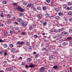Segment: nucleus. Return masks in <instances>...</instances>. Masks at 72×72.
<instances>
[{
  "mask_svg": "<svg viewBox=\"0 0 72 72\" xmlns=\"http://www.w3.org/2000/svg\"><path fill=\"white\" fill-rule=\"evenodd\" d=\"M45 15L46 17H48L49 16V14H46Z\"/></svg>",
  "mask_w": 72,
  "mask_h": 72,
  "instance_id": "33",
  "label": "nucleus"
},
{
  "mask_svg": "<svg viewBox=\"0 0 72 72\" xmlns=\"http://www.w3.org/2000/svg\"><path fill=\"white\" fill-rule=\"evenodd\" d=\"M70 10H72V6H71V7H70Z\"/></svg>",
  "mask_w": 72,
  "mask_h": 72,
  "instance_id": "64",
  "label": "nucleus"
},
{
  "mask_svg": "<svg viewBox=\"0 0 72 72\" xmlns=\"http://www.w3.org/2000/svg\"><path fill=\"white\" fill-rule=\"evenodd\" d=\"M40 23H43V20H40Z\"/></svg>",
  "mask_w": 72,
  "mask_h": 72,
  "instance_id": "63",
  "label": "nucleus"
},
{
  "mask_svg": "<svg viewBox=\"0 0 72 72\" xmlns=\"http://www.w3.org/2000/svg\"><path fill=\"white\" fill-rule=\"evenodd\" d=\"M17 21L18 22H20L21 21H22V19L19 18H18L17 19Z\"/></svg>",
  "mask_w": 72,
  "mask_h": 72,
  "instance_id": "9",
  "label": "nucleus"
},
{
  "mask_svg": "<svg viewBox=\"0 0 72 72\" xmlns=\"http://www.w3.org/2000/svg\"><path fill=\"white\" fill-rule=\"evenodd\" d=\"M8 69L9 71H12V70H13V68L12 67H10Z\"/></svg>",
  "mask_w": 72,
  "mask_h": 72,
  "instance_id": "16",
  "label": "nucleus"
},
{
  "mask_svg": "<svg viewBox=\"0 0 72 72\" xmlns=\"http://www.w3.org/2000/svg\"><path fill=\"white\" fill-rule=\"evenodd\" d=\"M64 21H65L66 22L67 21H68V19H64Z\"/></svg>",
  "mask_w": 72,
  "mask_h": 72,
  "instance_id": "62",
  "label": "nucleus"
},
{
  "mask_svg": "<svg viewBox=\"0 0 72 72\" xmlns=\"http://www.w3.org/2000/svg\"><path fill=\"white\" fill-rule=\"evenodd\" d=\"M30 42H27L26 43V45H27V46H30Z\"/></svg>",
  "mask_w": 72,
  "mask_h": 72,
  "instance_id": "21",
  "label": "nucleus"
},
{
  "mask_svg": "<svg viewBox=\"0 0 72 72\" xmlns=\"http://www.w3.org/2000/svg\"><path fill=\"white\" fill-rule=\"evenodd\" d=\"M0 16L1 17H4V15L3 14H1L0 15Z\"/></svg>",
  "mask_w": 72,
  "mask_h": 72,
  "instance_id": "40",
  "label": "nucleus"
},
{
  "mask_svg": "<svg viewBox=\"0 0 72 72\" xmlns=\"http://www.w3.org/2000/svg\"><path fill=\"white\" fill-rule=\"evenodd\" d=\"M8 48V49L11 50V51L12 53H14V52H16L17 51L16 49L17 47H14L13 44H10Z\"/></svg>",
  "mask_w": 72,
  "mask_h": 72,
  "instance_id": "1",
  "label": "nucleus"
},
{
  "mask_svg": "<svg viewBox=\"0 0 72 72\" xmlns=\"http://www.w3.org/2000/svg\"><path fill=\"white\" fill-rule=\"evenodd\" d=\"M68 5H72V3L71 2H68Z\"/></svg>",
  "mask_w": 72,
  "mask_h": 72,
  "instance_id": "39",
  "label": "nucleus"
},
{
  "mask_svg": "<svg viewBox=\"0 0 72 72\" xmlns=\"http://www.w3.org/2000/svg\"><path fill=\"white\" fill-rule=\"evenodd\" d=\"M0 25L1 26H2V27H4V23H1L0 24Z\"/></svg>",
  "mask_w": 72,
  "mask_h": 72,
  "instance_id": "49",
  "label": "nucleus"
},
{
  "mask_svg": "<svg viewBox=\"0 0 72 72\" xmlns=\"http://www.w3.org/2000/svg\"><path fill=\"white\" fill-rule=\"evenodd\" d=\"M13 32H13V31L11 30V31H10V33L11 34H12L13 33Z\"/></svg>",
  "mask_w": 72,
  "mask_h": 72,
  "instance_id": "50",
  "label": "nucleus"
},
{
  "mask_svg": "<svg viewBox=\"0 0 72 72\" xmlns=\"http://www.w3.org/2000/svg\"><path fill=\"white\" fill-rule=\"evenodd\" d=\"M45 70V68L44 67H42L39 69V72H43Z\"/></svg>",
  "mask_w": 72,
  "mask_h": 72,
  "instance_id": "4",
  "label": "nucleus"
},
{
  "mask_svg": "<svg viewBox=\"0 0 72 72\" xmlns=\"http://www.w3.org/2000/svg\"><path fill=\"white\" fill-rule=\"evenodd\" d=\"M47 24V23L46 22H45L43 23L44 26H46Z\"/></svg>",
  "mask_w": 72,
  "mask_h": 72,
  "instance_id": "42",
  "label": "nucleus"
},
{
  "mask_svg": "<svg viewBox=\"0 0 72 72\" xmlns=\"http://www.w3.org/2000/svg\"><path fill=\"white\" fill-rule=\"evenodd\" d=\"M11 16V15L10 14H8L7 15V18H10V17Z\"/></svg>",
  "mask_w": 72,
  "mask_h": 72,
  "instance_id": "28",
  "label": "nucleus"
},
{
  "mask_svg": "<svg viewBox=\"0 0 72 72\" xmlns=\"http://www.w3.org/2000/svg\"><path fill=\"white\" fill-rule=\"evenodd\" d=\"M4 64H7V61H4L3 62Z\"/></svg>",
  "mask_w": 72,
  "mask_h": 72,
  "instance_id": "45",
  "label": "nucleus"
},
{
  "mask_svg": "<svg viewBox=\"0 0 72 72\" xmlns=\"http://www.w3.org/2000/svg\"><path fill=\"white\" fill-rule=\"evenodd\" d=\"M62 29H63L62 28L58 30V31L59 32H61V31H62L63 30V29L62 30Z\"/></svg>",
  "mask_w": 72,
  "mask_h": 72,
  "instance_id": "34",
  "label": "nucleus"
},
{
  "mask_svg": "<svg viewBox=\"0 0 72 72\" xmlns=\"http://www.w3.org/2000/svg\"><path fill=\"white\" fill-rule=\"evenodd\" d=\"M55 18L57 20H59L60 19V17L58 16H55Z\"/></svg>",
  "mask_w": 72,
  "mask_h": 72,
  "instance_id": "12",
  "label": "nucleus"
},
{
  "mask_svg": "<svg viewBox=\"0 0 72 72\" xmlns=\"http://www.w3.org/2000/svg\"><path fill=\"white\" fill-rule=\"evenodd\" d=\"M3 46L4 48H7L8 47V44H3Z\"/></svg>",
  "mask_w": 72,
  "mask_h": 72,
  "instance_id": "13",
  "label": "nucleus"
},
{
  "mask_svg": "<svg viewBox=\"0 0 72 72\" xmlns=\"http://www.w3.org/2000/svg\"><path fill=\"white\" fill-rule=\"evenodd\" d=\"M49 59L50 60H52L53 59V58H52V56H51L49 57Z\"/></svg>",
  "mask_w": 72,
  "mask_h": 72,
  "instance_id": "37",
  "label": "nucleus"
},
{
  "mask_svg": "<svg viewBox=\"0 0 72 72\" xmlns=\"http://www.w3.org/2000/svg\"><path fill=\"white\" fill-rule=\"evenodd\" d=\"M72 12L71 11H69V12L68 13V15H72Z\"/></svg>",
  "mask_w": 72,
  "mask_h": 72,
  "instance_id": "15",
  "label": "nucleus"
},
{
  "mask_svg": "<svg viewBox=\"0 0 72 72\" xmlns=\"http://www.w3.org/2000/svg\"><path fill=\"white\" fill-rule=\"evenodd\" d=\"M72 39V37H68L67 39L66 40H71Z\"/></svg>",
  "mask_w": 72,
  "mask_h": 72,
  "instance_id": "19",
  "label": "nucleus"
},
{
  "mask_svg": "<svg viewBox=\"0 0 72 72\" xmlns=\"http://www.w3.org/2000/svg\"><path fill=\"white\" fill-rule=\"evenodd\" d=\"M17 9L19 10L21 12H23L24 10V9L21 8L20 7H18Z\"/></svg>",
  "mask_w": 72,
  "mask_h": 72,
  "instance_id": "2",
  "label": "nucleus"
},
{
  "mask_svg": "<svg viewBox=\"0 0 72 72\" xmlns=\"http://www.w3.org/2000/svg\"><path fill=\"white\" fill-rule=\"evenodd\" d=\"M27 2L24 1L23 2V5H27Z\"/></svg>",
  "mask_w": 72,
  "mask_h": 72,
  "instance_id": "17",
  "label": "nucleus"
},
{
  "mask_svg": "<svg viewBox=\"0 0 72 72\" xmlns=\"http://www.w3.org/2000/svg\"><path fill=\"white\" fill-rule=\"evenodd\" d=\"M46 9H47V7L45 6H44L42 7L43 10H46Z\"/></svg>",
  "mask_w": 72,
  "mask_h": 72,
  "instance_id": "20",
  "label": "nucleus"
},
{
  "mask_svg": "<svg viewBox=\"0 0 72 72\" xmlns=\"http://www.w3.org/2000/svg\"><path fill=\"white\" fill-rule=\"evenodd\" d=\"M46 2L48 3H49L50 2V0H47Z\"/></svg>",
  "mask_w": 72,
  "mask_h": 72,
  "instance_id": "47",
  "label": "nucleus"
},
{
  "mask_svg": "<svg viewBox=\"0 0 72 72\" xmlns=\"http://www.w3.org/2000/svg\"><path fill=\"white\" fill-rule=\"evenodd\" d=\"M66 10H70V8L69 7H67Z\"/></svg>",
  "mask_w": 72,
  "mask_h": 72,
  "instance_id": "56",
  "label": "nucleus"
},
{
  "mask_svg": "<svg viewBox=\"0 0 72 72\" xmlns=\"http://www.w3.org/2000/svg\"><path fill=\"white\" fill-rule=\"evenodd\" d=\"M62 38V36L60 35H59L57 37V39L58 40H59V39H61Z\"/></svg>",
  "mask_w": 72,
  "mask_h": 72,
  "instance_id": "24",
  "label": "nucleus"
},
{
  "mask_svg": "<svg viewBox=\"0 0 72 72\" xmlns=\"http://www.w3.org/2000/svg\"><path fill=\"white\" fill-rule=\"evenodd\" d=\"M25 64L24 62H22V64H21V66H24Z\"/></svg>",
  "mask_w": 72,
  "mask_h": 72,
  "instance_id": "48",
  "label": "nucleus"
},
{
  "mask_svg": "<svg viewBox=\"0 0 72 72\" xmlns=\"http://www.w3.org/2000/svg\"><path fill=\"white\" fill-rule=\"evenodd\" d=\"M26 33L24 32H23L21 33V35H26Z\"/></svg>",
  "mask_w": 72,
  "mask_h": 72,
  "instance_id": "26",
  "label": "nucleus"
},
{
  "mask_svg": "<svg viewBox=\"0 0 72 72\" xmlns=\"http://www.w3.org/2000/svg\"><path fill=\"white\" fill-rule=\"evenodd\" d=\"M12 22L11 21V20H8V23H11Z\"/></svg>",
  "mask_w": 72,
  "mask_h": 72,
  "instance_id": "41",
  "label": "nucleus"
},
{
  "mask_svg": "<svg viewBox=\"0 0 72 72\" xmlns=\"http://www.w3.org/2000/svg\"><path fill=\"white\" fill-rule=\"evenodd\" d=\"M53 68H54V69H57V68H58V66L57 65L55 66H53Z\"/></svg>",
  "mask_w": 72,
  "mask_h": 72,
  "instance_id": "25",
  "label": "nucleus"
},
{
  "mask_svg": "<svg viewBox=\"0 0 72 72\" xmlns=\"http://www.w3.org/2000/svg\"><path fill=\"white\" fill-rule=\"evenodd\" d=\"M59 43H62V40H60L59 41Z\"/></svg>",
  "mask_w": 72,
  "mask_h": 72,
  "instance_id": "60",
  "label": "nucleus"
},
{
  "mask_svg": "<svg viewBox=\"0 0 72 72\" xmlns=\"http://www.w3.org/2000/svg\"><path fill=\"white\" fill-rule=\"evenodd\" d=\"M62 36H65L66 35H68L69 33L66 32H62Z\"/></svg>",
  "mask_w": 72,
  "mask_h": 72,
  "instance_id": "3",
  "label": "nucleus"
},
{
  "mask_svg": "<svg viewBox=\"0 0 72 72\" xmlns=\"http://www.w3.org/2000/svg\"><path fill=\"white\" fill-rule=\"evenodd\" d=\"M23 44H24V42L23 41H22L21 42L19 41L17 42V44H18V45H22Z\"/></svg>",
  "mask_w": 72,
  "mask_h": 72,
  "instance_id": "5",
  "label": "nucleus"
},
{
  "mask_svg": "<svg viewBox=\"0 0 72 72\" xmlns=\"http://www.w3.org/2000/svg\"><path fill=\"white\" fill-rule=\"evenodd\" d=\"M58 30H56V29H54V32H58Z\"/></svg>",
  "mask_w": 72,
  "mask_h": 72,
  "instance_id": "44",
  "label": "nucleus"
},
{
  "mask_svg": "<svg viewBox=\"0 0 72 72\" xmlns=\"http://www.w3.org/2000/svg\"><path fill=\"white\" fill-rule=\"evenodd\" d=\"M37 9L38 10H41V8L40 6H37Z\"/></svg>",
  "mask_w": 72,
  "mask_h": 72,
  "instance_id": "23",
  "label": "nucleus"
},
{
  "mask_svg": "<svg viewBox=\"0 0 72 72\" xmlns=\"http://www.w3.org/2000/svg\"><path fill=\"white\" fill-rule=\"evenodd\" d=\"M27 60H29L30 61H32V58H28Z\"/></svg>",
  "mask_w": 72,
  "mask_h": 72,
  "instance_id": "36",
  "label": "nucleus"
},
{
  "mask_svg": "<svg viewBox=\"0 0 72 72\" xmlns=\"http://www.w3.org/2000/svg\"><path fill=\"white\" fill-rule=\"evenodd\" d=\"M67 5L66 4H65L63 5V7L64 9H66V8H67Z\"/></svg>",
  "mask_w": 72,
  "mask_h": 72,
  "instance_id": "18",
  "label": "nucleus"
},
{
  "mask_svg": "<svg viewBox=\"0 0 72 72\" xmlns=\"http://www.w3.org/2000/svg\"><path fill=\"white\" fill-rule=\"evenodd\" d=\"M7 33L6 32H4V35L5 36H6V35H7Z\"/></svg>",
  "mask_w": 72,
  "mask_h": 72,
  "instance_id": "52",
  "label": "nucleus"
},
{
  "mask_svg": "<svg viewBox=\"0 0 72 72\" xmlns=\"http://www.w3.org/2000/svg\"><path fill=\"white\" fill-rule=\"evenodd\" d=\"M29 66H28V65H25V68L26 69H28V68H29Z\"/></svg>",
  "mask_w": 72,
  "mask_h": 72,
  "instance_id": "31",
  "label": "nucleus"
},
{
  "mask_svg": "<svg viewBox=\"0 0 72 72\" xmlns=\"http://www.w3.org/2000/svg\"><path fill=\"white\" fill-rule=\"evenodd\" d=\"M57 37V36H53V39H55Z\"/></svg>",
  "mask_w": 72,
  "mask_h": 72,
  "instance_id": "55",
  "label": "nucleus"
},
{
  "mask_svg": "<svg viewBox=\"0 0 72 72\" xmlns=\"http://www.w3.org/2000/svg\"><path fill=\"white\" fill-rule=\"evenodd\" d=\"M68 69H69L70 72H72V68H69Z\"/></svg>",
  "mask_w": 72,
  "mask_h": 72,
  "instance_id": "51",
  "label": "nucleus"
},
{
  "mask_svg": "<svg viewBox=\"0 0 72 72\" xmlns=\"http://www.w3.org/2000/svg\"><path fill=\"white\" fill-rule=\"evenodd\" d=\"M34 37H38V36H37V35H34Z\"/></svg>",
  "mask_w": 72,
  "mask_h": 72,
  "instance_id": "59",
  "label": "nucleus"
},
{
  "mask_svg": "<svg viewBox=\"0 0 72 72\" xmlns=\"http://www.w3.org/2000/svg\"><path fill=\"white\" fill-rule=\"evenodd\" d=\"M69 32L70 33H72V29H70L69 30Z\"/></svg>",
  "mask_w": 72,
  "mask_h": 72,
  "instance_id": "22",
  "label": "nucleus"
},
{
  "mask_svg": "<svg viewBox=\"0 0 72 72\" xmlns=\"http://www.w3.org/2000/svg\"><path fill=\"white\" fill-rule=\"evenodd\" d=\"M69 20L70 22H72V19L71 18V17H70L69 19Z\"/></svg>",
  "mask_w": 72,
  "mask_h": 72,
  "instance_id": "38",
  "label": "nucleus"
},
{
  "mask_svg": "<svg viewBox=\"0 0 72 72\" xmlns=\"http://www.w3.org/2000/svg\"><path fill=\"white\" fill-rule=\"evenodd\" d=\"M17 5V3H14L13 4V5L14 6H16V5Z\"/></svg>",
  "mask_w": 72,
  "mask_h": 72,
  "instance_id": "46",
  "label": "nucleus"
},
{
  "mask_svg": "<svg viewBox=\"0 0 72 72\" xmlns=\"http://www.w3.org/2000/svg\"><path fill=\"white\" fill-rule=\"evenodd\" d=\"M21 24H22V26H24V27H25L27 26V23L26 22H23L22 21L21 23Z\"/></svg>",
  "mask_w": 72,
  "mask_h": 72,
  "instance_id": "6",
  "label": "nucleus"
},
{
  "mask_svg": "<svg viewBox=\"0 0 72 72\" xmlns=\"http://www.w3.org/2000/svg\"><path fill=\"white\" fill-rule=\"evenodd\" d=\"M58 14L60 16L62 15H63V13H62V12H59L58 13Z\"/></svg>",
  "mask_w": 72,
  "mask_h": 72,
  "instance_id": "29",
  "label": "nucleus"
},
{
  "mask_svg": "<svg viewBox=\"0 0 72 72\" xmlns=\"http://www.w3.org/2000/svg\"><path fill=\"white\" fill-rule=\"evenodd\" d=\"M58 41L57 40H54L53 42L54 44H57L58 43Z\"/></svg>",
  "mask_w": 72,
  "mask_h": 72,
  "instance_id": "11",
  "label": "nucleus"
},
{
  "mask_svg": "<svg viewBox=\"0 0 72 72\" xmlns=\"http://www.w3.org/2000/svg\"><path fill=\"white\" fill-rule=\"evenodd\" d=\"M33 67H35V64H30L29 66V67H30V68H33Z\"/></svg>",
  "mask_w": 72,
  "mask_h": 72,
  "instance_id": "8",
  "label": "nucleus"
},
{
  "mask_svg": "<svg viewBox=\"0 0 72 72\" xmlns=\"http://www.w3.org/2000/svg\"><path fill=\"white\" fill-rule=\"evenodd\" d=\"M31 5H32L31 4V3H30V4H28L27 5V6L28 7H30L31 6Z\"/></svg>",
  "mask_w": 72,
  "mask_h": 72,
  "instance_id": "27",
  "label": "nucleus"
},
{
  "mask_svg": "<svg viewBox=\"0 0 72 72\" xmlns=\"http://www.w3.org/2000/svg\"><path fill=\"white\" fill-rule=\"evenodd\" d=\"M52 56V59H55V56L54 55H53V56Z\"/></svg>",
  "mask_w": 72,
  "mask_h": 72,
  "instance_id": "54",
  "label": "nucleus"
},
{
  "mask_svg": "<svg viewBox=\"0 0 72 72\" xmlns=\"http://www.w3.org/2000/svg\"><path fill=\"white\" fill-rule=\"evenodd\" d=\"M32 29V27L30 26L29 27V30H31Z\"/></svg>",
  "mask_w": 72,
  "mask_h": 72,
  "instance_id": "57",
  "label": "nucleus"
},
{
  "mask_svg": "<svg viewBox=\"0 0 72 72\" xmlns=\"http://www.w3.org/2000/svg\"><path fill=\"white\" fill-rule=\"evenodd\" d=\"M37 17L39 18V19H41L42 17V15L41 14H39L37 15Z\"/></svg>",
  "mask_w": 72,
  "mask_h": 72,
  "instance_id": "7",
  "label": "nucleus"
},
{
  "mask_svg": "<svg viewBox=\"0 0 72 72\" xmlns=\"http://www.w3.org/2000/svg\"><path fill=\"white\" fill-rule=\"evenodd\" d=\"M53 53L55 54H58V52L57 51H53Z\"/></svg>",
  "mask_w": 72,
  "mask_h": 72,
  "instance_id": "30",
  "label": "nucleus"
},
{
  "mask_svg": "<svg viewBox=\"0 0 72 72\" xmlns=\"http://www.w3.org/2000/svg\"><path fill=\"white\" fill-rule=\"evenodd\" d=\"M8 55V53H6V52H5L4 53V56H6V55Z\"/></svg>",
  "mask_w": 72,
  "mask_h": 72,
  "instance_id": "32",
  "label": "nucleus"
},
{
  "mask_svg": "<svg viewBox=\"0 0 72 72\" xmlns=\"http://www.w3.org/2000/svg\"><path fill=\"white\" fill-rule=\"evenodd\" d=\"M3 53V51H0V54H2Z\"/></svg>",
  "mask_w": 72,
  "mask_h": 72,
  "instance_id": "61",
  "label": "nucleus"
},
{
  "mask_svg": "<svg viewBox=\"0 0 72 72\" xmlns=\"http://www.w3.org/2000/svg\"><path fill=\"white\" fill-rule=\"evenodd\" d=\"M62 45L63 46H66V45H68V43L66 42H64L62 43Z\"/></svg>",
  "mask_w": 72,
  "mask_h": 72,
  "instance_id": "10",
  "label": "nucleus"
},
{
  "mask_svg": "<svg viewBox=\"0 0 72 72\" xmlns=\"http://www.w3.org/2000/svg\"><path fill=\"white\" fill-rule=\"evenodd\" d=\"M3 4H6V1H4L3 2Z\"/></svg>",
  "mask_w": 72,
  "mask_h": 72,
  "instance_id": "35",
  "label": "nucleus"
},
{
  "mask_svg": "<svg viewBox=\"0 0 72 72\" xmlns=\"http://www.w3.org/2000/svg\"><path fill=\"white\" fill-rule=\"evenodd\" d=\"M48 71L49 72H53L52 70L49 69L48 70Z\"/></svg>",
  "mask_w": 72,
  "mask_h": 72,
  "instance_id": "58",
  "label": "nucleus"
},
{
  "mask_svg": "<svg viewBox=\"0 0 72 72\" xmlns=\"http://www.w3.org/2000/svg\"><path fill=\"white\" fill-rule=\"evenodd\" d=\"M55 9L56 11H59V10H60L59 8H55Z\"/></svg>",
  "mask_w": 72,
  "mask_h": 72,
  "instance_id": "14",
  "label": "nucleus"
},
{
  "mask_svg": "<svg viewBox=\"0 0 72 72\" xmlns=\"http://www.w3.org/2000/svg\"><path fill=\"white\" fill-rule=\"evenodd\" d=\"M39 57V54H37L35 56V58H37V57Z\"/></svg>",
  "mask_w": 72,
  "mask_h": 72,
  "instance_id": "43",
  "label": "nucleus"
},
{
  "mask_svg": "<svg viewBox=\"0 0 72 72\" xmlns=\"http://www.w3.org/2000/svg\"><path fill=\"white\" fill-rule=\"evenodd\" d=\"M19 15L20 16H22L23 15V14L22 13H21L19 14Z\"/></svg>",
  "mask_w": 72,
  "mask_h": 72,
  "instance_id": "53",
  "label": "nucleus"
}]
</instances>
